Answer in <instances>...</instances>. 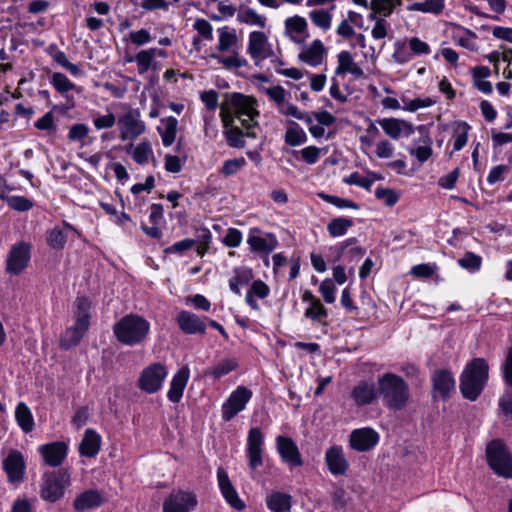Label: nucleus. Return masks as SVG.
<instances>
[{
	"mask_svg": "<svg viewBox=\"0 0 512 512\" xmlns=\"http://www.w3.org/2000/svg\"><path fill=\"white\" fill-rule=\"evenodd\" d=\"M225 101L220 104V116L224 128H239L235 124L239 121L243 128L258 126L259 112L256 109L257 100L239 92L224 94Z\"/></svg>",
	"mask_w": 512,
	"mask_h": 512,
	"instance_id": "f257e3e1",
	"label": "nucleus"
},
{
	"mask_svg": "<svg viewBox=\"0 0 512 512\" xmlns=\"http://www.w3.org/2000/svg\"><path fill=\"white\" fill-rule=\"evenodd\" d=\"M378 395L383 405L394 411L404 409L410 399V389L399 375L387 372L378 377Z\"/></svg>",
	"mask_w": 512,
	"mask_h": 512,
	"instance_id": "f03ea898",
	"label": "nucleus"
},
{
	"mask_svg": "<svg viewBox=\"0 0 512 512\" xmlns=\"http://www.w3.org/2000/svg\"><path fill=\"white\" fill-rule=\"evenodd\" d=\"M489 378V365L484 358H474L460 376V392L465 399L475 401L482 393Z\"/></svg>",
	"mask_w": 512,
	"mask_h": 512,
	"instance_id": "7ed1b4c3",
	"label": "nucleus"
},
{
	"mask_svg": "<svg viewBox=\"0 0 512 512\" xmlns=\"http://www.w3.org/2000/svg\"><path fill=\"white\" fill-rule=\"evenodd\" d=\"M150 323L142 316L130 313L113 325V333L117 341L133 347L143 344L148 338Z\"/></svg>",
	"mask_w": 512,
	"mask_h": 512,
	"instance_id": "20e7f679",
	"label": "nucleus"
},
{
	"mask_svg": "<svg viewBox=\"0 0 512 512\" xmlns=\"http://www.w3.org/2000/svg\"><path fill=\"white\" fill-rule=\"evenodd\" d=\"M75 306V323L60 337V347L65 350L77 346L90 327V300L85 296H77Z\"/></svg>",
	"mask_w": 512,
	"mask_h": 512,
	"instance_id": "39448f33",
	"label": "nucleus"
},
{
	"mask_svg": "<svg viewBox=\"0 0 512 512\" xmlns=\"http://www.w3.org/2000/svg\"><path fill=\"white\" fill-rule=\"evenodd\" d=\"M40 496L44 501L55 503L64 496L70 484V474L66 469L45 472L42 478Z\"/></svg>",
	"mask_w": 512,
	"mask_h": 512,
	"instance_id": "423d86ee",
	"label": "nucleus"
},
{
	"mask_svg": "<svg viewBox=\"0 0 512 512\" xmlns=\"http://www.w3.org/2000/svg\"><path fill=\"white\" fill-rule=\"evenodd\" d=\"M486 457L489 466L498 476L512 478V455L501 440L488 443Z\"/></svg>",
	"mask_w": 512,
	"mask_h": 512,
	"instance_id": "0eeeda50",
	"label": "nucleus"
},
{
	"mask_svg": "<svg viewBox=\"0 0 512 512\" xmlns=\"http://www.w3.org/2000/svg\"><path fill=\"white\" fill-rule=\"evenodd\" d=\"M167 375L168 370L164 364L160 362L152 363L140 373L138 387L148 394L156 393L161 389Z\"/></svg>",
	"mask_w": 512,
	"mask_h": 512,
	"instance_id": "6e6552de",
	"label": "nucleus"
},
{
	"mask_svg": "<svg viewBox=\"0 0 512 512\" xmlns=\"http://www.w3.org/2000/svg\"><path fill=\"white\" fill-rule=\"evenodd\" d=\"M198 504L197 495L188 490L174 489L165 498L163 512H192Z\"/></svg>",
	"mask_w": 512,
	"mask_h": 512,
	"instance_id": "1a4fd4ad",
	"label": "nucleus"
},
{
	"mask_svg": "<svg viewBox=\"0 0 512 512\" xmlns=\"http://www.w3.org/2000/svg\"><path fill=\"white\" fill-rule=\"evenodd\" d=\"M252 397V391L245 386H238L222 405V419L231 421L243 411Z\"/></svg>",
	"mask_w": 512,
	"mask_h": 512,
	"instance_id": "9d476101",
	"label": "nucleus"
},
{
	"mask_svg": "<svg viewBox=\"0 0 512 512\" xmlns=\"http://www.w3.org/2000/svg\"><path fill=\"white\" fill-rule=\"evenodd\" d=\"M2 466L9 483L18 484L24 480L26 463L23 454L19 450H9L2 461Z\"/></svg>",
	"mask_w": 512,
	"mask_h": 512,
	"instance_id": "9b49d317",
	"label": "nucleus"
},
{
	"mask_svg": "<svg viewBox=\"0 0 512 512\" xmlns=\"http://www.w3.org/2000/svg\"><path fill=\"white\" fill-rule=\"evenodd\" d=\"M31 245L20 242L12 246L6 260V271L13 275H19L30 261Z\"/></svg>",
	"mask_w": 512,
	"mask_h": 512,
	"instance_id": "f8f14e48",
	"label": "nucleus"
},
{
	"mask_svg": "<svg viewBox=\"0 0 512 512\" xmlns=\"http://www.w3.org/2000/svg\"><path fill=\"white\" fill-rule=\"evenodd\" d=\"M264 434L259 427H252L247 436V457L250 469L256 470L262 466Z\"/></svg>",
	"mask_w": 512,
	"mask_h": 512,
	"instance_id": "ddd939ff",
	"label": "nucleus"
},
{
	"mask_svg": "<svg viewBox=\"0 0 512 512\" xmlns=\"http://www.w3.org/2000/svg\"><path fill=\"white\" fill-rule=\"evenodd\" d=\"M280 111L287 116H292L299 120L304 121L307 125H312L316 120L319 125L322 126H330L334 123L335 117L327 111L320 112H301L299 109L289 103H285L282 107H280Z\"/></svg>",
	"mask_w": 512,
	"mask_h": 512,
	"instance_id": "4468645a",
	"label": "nucleus"
},
{
	"mask_svg": "<svg viewBox=\"0 0 512 512\" xmlns=\"http://www.w3.org/2000/svg\"><path fill=\"white\" fill-rule=\"evenodd\" d=\"M433 398L437 397L447 400L455 392L456 383L451 371L447 369L436 370L432 377Z\"/></svg>",
	"mask_w": 512,
	"mask_h": 512,
	"instance_id": "2eb2a0df",
	"label": "nucleus"
},
{
	"mask_svg": "<svg viewBox=\"0 0 512 512\" xmlns=\"http://www.w3.org/2000/svg\"><path fill=\"white\" fill-rule=\"evenodd\" d=\"M302 301L308 303V307L304 312V316L314 323H318L323 327L329 325L328 310L321 303L320 299L315 297L311 291L305 290L302 294Z\"/></svg>",
	"mask_w": 512,
	"mask_h": 512,
	"instance_id": "dca6fc26",
	"label": "nucleus"
},
{
	"mask_svg": "<svg viewBox=\"0 0 512 512\" xmlns=\"http://www.w3.org/2000/svg\"><path fill=\"white\" fill-rule=\"evenodd\" d=\"M38 452L41 454L45 465L58 467L67 457L68 446L63 441H55L40 445Z\"/></svg>",
	"mask_w": 512,
	"mask_h": 512,
	"instance_id": "f3484780",
	"label": "nucleus"
},
{
	"mask_svg": "<svg viewBox=\"0 0 512 512\" xmlns=\"http://www.w3.org/2000/svg\"><path fill=\"white\" fill-rule=\"evenodd\" d=\"M207 317L198 316L190 311L182 310L177 314L176 322L181 331L188 335L204 334Z\"/></svg>",
	"mask_w": 512,
	"mask_h": 512,
	"instance_id": "a211bd4d",
	"label": "nucleus"
},
{
	"mask_svg": "<svg viewBox=\"0 0 512 512\" xmlns=\"http://www.w3.org/2000/svg\"><path fill=\"white\" fill-rule=\"evenodd\" d=\"M378 441V433L370 427L353 430L349 438L350 447L359 452L369 451Z\"/></svg>",
	"mask_w": 512,
	"mask_h": 512,
	"instance_id": "6ab92c4d",
	"label": "nucleus"
},
{
	"mask_svg": "<svg viewBox=\"0 0 512 512\" xmlns=\"http://www.w3.org/2000/svg\"><path fill=\"white\" fill-rule=\"evenodd\" d=\"M217 480L220 491L226 502L237 511L245 509V503L240 499L236 489L232 485L227 472L222 468L217 470Z\"/></svg>",
	"mask_w": 512,
	"mask_h": 512,
	"instance_id": "aec40b11",
	"label": "nucleus"
},
{
	"mask_svg": "<svg viewBox=\"0 0 512 512\" xmlns=\"http://www.w3.org/2000/svg\"><path fill=\"white\" fill-rule=\"evenodd\" d=\"M276 444L282 460L291 468L303 465L299 449L291 438L280 435L276 438Z\"/></svg>",
	"mask_w": 512,
	"mask_h": 512,
	"instance_id": "412c9836",
	"label": "nucleus"
},
{
	"mask_svg": "<svg viewBox=\"0 0 512 512\" xmlns=\"http://www.w3.org/2000/svg\"><path fill=\"white\" fill-rule=\"evenodd\" d=\"M259 229H252L247 239V243L252 252L268 255L278 246L277 238L267 233L264 236L259 235Z\"/></svg>",
	"mask_w": 512,
	"mask_h": 512,
	"instance_id": "4be33fe9",
	"label": "nucleus"
},
{
	"mask_svg": "<svg viewBox=\"0 0 512 512\" xmlns=\"http://www.w3.org/2000/svg\"><path fill=\"white\" fill-rule=\"evenodd\" d=\"M325 462L328 470L333 475H344L349 467L342 447L332 446L325 453Z\"/></svg>",
	"mask_w": 512,
	"mask_h": 512,
	"instance_id": "5701e85b",
	"label": "nucleus"
},
{
	"mask_svg": "<svg viewBox=\"0 0 512 512\" xmlns=\"http://www.w3.org/2000/svg\"><path fill=\"white\" fill-rule=\"evenodd\" d=\"M378 395V387L365 380L360 381L351 391V398L357 406L372 404Z\"/></svg>",
	"mask_w": 512,
	"mask_h": 512,
	"instance_id": "b1692460",
	"label": "nucleus"
},
{
	"mask_svg": "<svg viewBox=\"0 0 512 512\" xmlns=\"http://www.w3.org/2000/svg\"><path fill=\"white\" fill-rule=\"evenodd\" d=\"M189 376L190 371L187 366L180 368L178 372L173 376L170 383V388L167 392V398L171 402L178 403L181 400L184 389L189 380Z\"/></svg>",
	"mask_w": 512,
	"mask_h": 512,
	"instance_id": "393cba45",
	"label": "nucleus"
},
{
	"mask_svg": "<svg viewBox=\"0 0 512 512\" xmlns=\"http://www.w3.org/2000/svg\"><path fill=\"white\" fill-rule=\"evenodd\" d=\"M101 448V437L94 429H87L79 444L78 450L81 456L93 458Z\"/></svg>",
	"mask_w": 512,
	"mask_h": 512,
	"instance_id": "a878e982",
	"label": "nucleus"
},
{
	"mask_svg": "<svg viewBox=\"0 0 512 512\" xmlns=\"http://www.w3.org/2000/svg\"><path fill=\"white\" fill-rule=\"evenodd\" d=\"M103 497L97 490L89 489L78 495L74 502L73 507L78 512H84L89 509H94L101 506Z\"/></svg>",
	"mask_w": 512,
	"mask_h": 512,
	"instance_id": "bb28decb",
	"label": "nucleus"
},
{
	"mask_svg": "<svg viewBox=\"0 0 512 512\" xmlns=\"http://www.w3.org/2000/svg\"><path fill=\"white\" fill-rule=\"evenodd\" d=\"M325 53V47L321 40H314L310 46L305 47L299 54L298 58L300 61L316 67L323 61Z\"/></svg>",
	"mask_w": 512,
	"mask_h": 512,
	"instance_id": "cd10ccee",
	"label": "nucleus"
},
{
	"mask_svg": "<svg viewBox=\"0 0 512 512\" xmlns=\"http://www.w3.org/2000/svg\"><path fill=\"white\" fill-rule=\"evenodd\" d=\"M284 25L285 34L289 36L291 41L296 44H302L304 42V39H300L296 36L307 32L308 24L304 17L298 15L289 17L285 20Z\"/></svg>",
	"mask_w": 512,
	"mask_h": 512,
	"instance_id": "c85d7f7f",
	"label": "nucleus"
},
{
	"mask_svg": "<svg viewBox=\"0 0 512 512\" xmlns=\"http://www.w3.org/2000/svg\"><path fill=\"white\" fill-rule=\"evenodd\" d=\"M407 150L420 163H424L432 156V140L428 135H423Z\"/></svg>",
	"mask_w": 512,
	"mask_h": 512,
	"instance_id": "c756f323",
	"label": "nucleus"
},
{
	"mask_svg": "<svg viewBox=\"0 0 512 512\" xmlns=\"http://www.w3.org/2000/svg\"><path fill=\"white\" fill-rule=\"evenodd\" d=\"M338 66L336 68V74L350 73L356 78L363 76V70L354 62L350 52L341 51L337 55Z\"/></svg>",
	"mask_w": 512,
	"mask_h": 512,
	"instance_id": "7c9ffc66",
	"label": "nucleus"
},
{
	"mask_svg": "<svg viewBox=\"0 0 512 512\" xmlns=\"http://www.w3.org/2000/svg\"><path fill=\"white\" fill-rule=\"evenodd\" d=\"M266 504L271 512H290L292 497L283 492H273L266 498Z\"/></svg>",
	"mask_w": 512,
	"mask_h": 512,
	"instance_id": "2f4dec72",
	"label": "nucleus"
},
{
	"mask_svg": "<svg viewBox=\"0 0 512 512\" xmlns=\"http://www.w3.org/2000/svg\"><path fill=\"white\" fill-rule=\"evenodd\" d=\"M268 43V38L264 32L253 31L249 34V42L247 52L251 58L258 64V55L263 52V48Z\"/></svg>",
	"mask_w": 512,
	"mask_h": 512,
	"instance_id": "473e14b6",
	"label": "nucleus"
},
{
	"mask_svg": "<svg viewBox=\"0 0 512 512\" xmlns=\"http://www.w3.org/2000/svg\"><path fill=\"white\" fill-rule=\"evenodd\" d=\"M15 419L23 432L29 433L34 429L33 415L24 402H19L16 406Z\"/></svg>",
	"mask_w": 512,
	"mask_h": 512,
	"instance_id": "72a5a7b5",
	"label": "nucleus"
},
{
	"mask_svg": "<svg viewBox=\"0 0 512 512\" xmlns=\"http://www.w3.org/2000/svg\"><path fill=\"white\" fill-rule=\"evenodd\" d=\"M234 275L229 280V287L230 290L240 295V285H247L253 278V272L252 269L247 267H237L233 270Z\"/></svg>",
	"mask_w": 512,
	"mask_h": 512,
	"instance_id": "f704fd0d",
	"label": "nucleus"
},
{
	"mask_svg": "<svg viewBox=\"0 0 512 512\" xmlns=\"http://www.w3.org/2000/svg\"><path fill=\"white\" fill-rule=\"evenodd\" d=\"M125 151L127 154L132 155V158L136 163L141 165L146 164L150 155H152V149L148 142H142L136 147L130 143L125 147Z\"/></svg>",
	"mask_w": 512,
	"mask_h": 512,
	"instance_id": "c9c22d12",
	"label": "nucleus"
},
{
	"mask_svg": "<svg viewBox=\"0 0 512 512\" xmlns=\"http://www.w3.org/2000/svg\"><path fill=\"white\" fill-rule=\"evenodd\" d=\"M225 139L230 147L243 148L245 146V138H256L253 130H224Z\"/></svg>",
	"mask_w": 512,
	"mask_h": 512,
	"instance_id": "e433bc0d",
	"label": "nucleus"
},
{
	"mask_svg": "<svg viewBox=\"0 0 512 512\" xmlns=\"http://www.w3.org/2000/svg\"><path fill=\"white\" fill-rule=\"evenodd\" d=\"M354 225L350 218L337 217L332 219L327 225V231L331 237H340L347 233V231Z\"/></svg>",
	"mask_w": 512,
	"mask_h": 512,
	"instance_id": "4c0bfd02",
	"label": "nucleus"
},
{
	"mask_svg": "<svg viewBox=\"0 0 512 512\" xmlns=\"http://www.w3.org/2000/svg\"><path fill=\"white\" fill-rule=\"evenodd\" d=\"M238 365L239 363L236 358L223 359L211 367L207 374L213 376L215 379H220L235 370Z\"/></svg>",
	"mask_w": 512,
	"mask_h": 512,
	"instance_id": "58836bf2",
	"label": "nucleus"
},
{
	"mask_svg": "<svg viewBox=\"0 0 512 512\" xmlns=\"http://www.w3.org/2000/svg\"><path fill=\"white\" fill-rule=\"evenodd\" d=\"M50 83L60 94H65L71 90H74L78 93L80 92V88L71 82L65 74L60 72H55L52 74Z\"/></svg>",
	"mask_w": 512,
	"mask_h": 512,
	"instance_id": "ea45409f",
	"label": "nucleus"
},
{
	"mask_svg": "<svg viewBox=\"0 0 512 512\" xmlns=\"http://www.w3.org/2000/svg\"><path fill=\"white\" fill-rule=\"evenodd\" d=\"M444 9V0H425L415 2L407 7L409 11H420L423 13L440 14Z\"/></svg>",
	"mask_w": 512,
	"mask_h": 512,
	"instance_id": "a19ab883",
	"label": "nucleus"
},
{
	"mask_svg": "<svg viewBox=\"0 0 512 512\" xmlns=\"http://www.w3.org/2000/svg\"><path fill=\"white\" fill-rule=\"evenodd\" d=\"M237 20L247 25H255L260 28H264L266 25L265 17L257 14L252 8L240 9L237 14Z\"/></svg>",
	"mask_w": 512,
	"mask_h": 512,
	"instance_id": "79ce46f5",
	"label": "nucleus"
},
{
	"mask_svg": "<svg viewBox=\"0 0 512 512\" xmlns=\"http://www.w3.org/2000/svg\"><path fill=\"white\" fill-rule=\"evenodd\" d=\"M219 32V43L216 49L219 52L228 51L237 42V36L234 30H229L228 27H222L218 29Z\"/></svg>",
	"mask_w": 512,
	"mask_h": 512,
	"instance_id": "37998d69",
	"label": "nucleus"
},
{
	"mask_svg": "<svg viewBox=\"0 0 512 512\" xmlns=\"http://www.w3.org/2000/svg\"><path fill=\"white\" fill-rule=\"evenodd\" d=\"M155 59V48H150L147 50H141L135 56V61L137 63V69L139 74H145Z\"/></svg>",
	"mask_w": 512,
	"mask_h": 512,
	"instance_id": "c03bdc74",
	"label": "nucleus"
},
{
	"mask_svg": "<svg viewBox=\"0 0 512 512\" xmlns=\"http://www.w3.org/2000/svg\"><path fill=\"white\" fill-rule=\"evenodd\" d=\"M401 5V0H371L370 7L383 17H389L394 8Z\"/></svg>",
	"mask_w": 512,
	"mask_h": 512,
	"instance_id": "a18cd8bd",
	"label": "nucleus"
},
{
	"mask_svg": "<svg viewBox=\"0 0 512 512\" xmlns=\"http://www.w3.org/2000/svg\"><path fill=\"white\" fill-rule=\"evenodd\" d=\"M309 18L311 19L312 23L323 29L328 30L331 27L332 22V15L330 12L325 10H313L309 12Z\"/></svg>",
	"mask_w": 512,
	"mask_h": 512,
	"instance_id": "49530a36",
	"label": "nucleus"
},
{
	"mask_svg": "<svg viewBox=\"0 0 512 512\" xmlns=\"http://www.w3.org/2000/svg\"><path fill=\"white\" fill-rule=\"evenodd\" d=\"M461 268L475 272L481 268L482 258L473 252H466L464 256L458 259Z\"/></svg>",
	"mask_w": 512,
	"mask_h": 512,
	"instance_id": "de8ad7c7",
	"label": "nucleus"
},
{
	"mask_svg": "<svg viewBox=\"0 0 512 512\" xmlns=\"http://www.w3.org/2000/svg\"><path fill=\"white\" fill-rule=\"evenodd\" d=\"M246 160L243 157L225 160L220 169V173L224 177H230L240 171L245 165Z\"/></svg>",
	"mask_w": 512,
	"mask_h": 512,
	"instance_id": "09e8293b",
	"label": "nucleus"
},
{
	"mask_svg": "<svg viewBox=\"0 0 512 512\" xmlns=\"http://www.w3.org/2000/svg\"><path fill=\"white\" fill-rule=\"evenodd\" d=\"M412 53L408 50L406 43L398 40L394 44L393 60L398 64H405L412 59Z\"/></svg>",
	"mask_w": 512,
	"mask_h": 512,
	"instance_id": "8fccbe9b",
	"label": "nucleus"
},
{
	"mask_svg": "<svg viewBox=\"0 0 512 512\" xmlns=\"http://www.w3.org/2000/svg\"><path fill=\"white\" fill-rule=\"evenodd\" d=\"M211 57L222 64L226 69L241 68L246 65V60L239 57L238 53H234L229 57H223L217 54H212Z\"/></svg>",
	"mask_w": 512,
	"mask_h": 512,
	"instance_id": "3c124183",
	"label": "nucleus"
},
{
	"mask_svg": "<svg viewBox=\"0 0 512 512\" xmlns=\"http://www.w3.org/2000/svg\"><path fill=\"white\" fill-rule=\"evenodd\" d=\"M318 196L327 203L336 206L337 208L359 209V205L356 202L349 199L340 198L338 196L329 195L326 193H319Z\"/></svg>",
	"mask_w": 512,
	"mask_h": 512,
	"instance_id": "603ef678",
	"label": "nucleus"
},
{
	"mask_svg": "<svg viewBox=\"0 0 512 512\" xmlns=\"http://www.w3.org/2000/svg\"><path fill=\"white\" fill-rule=\"evenodd\" d=\"M6 203L9 208L18 212L28 211L34 205L30 199L23 196H9L6 198Z\"/></svg>",
	"mask_w": 512,
	"mask_h": 512,
	"instance_id": "864d4df0",
	"label": "nucleus"
},
{
	"mask_svg": "<svg viewBox=\"0 0 512 512\" xmlns=\"http://www.w3.org/2000/svg\"><path fill=\"white\" fill-rule=\"evenodd\" d=\"M47 243L51 248L61 250L66 243V236L61 229L54 228L48 234Z\"/></svg>",
	"mask_w": 512,
	"mask_h": 512,
	"instance_id": "5fc2aeb1",
	"label": "nucleus"
},
{
	"mask_svg": "<svg viewBox=\"0 0 512 512\" xmlns=\"http://www.w3.org/2000/svg\"><path fill=\"white\" fill-rule=\"evenodd\" d=\"M319 292L326 303L332 304L335 302L336 287L332 279L327 278L323 280L320 284Z\"/></svg>",
	"mask_w": 512,
	"mask_h": 512,
	"instance_id": "6e6d98bb",
	"label": "nucleus"
},
{
	"mask_svg": "<svg viewBox=\"0 0 512 512\" xmlns=\"http://www.w3.org/2000/svg\"><path fill=\"white\" fill-rule=\"evenodd\" d=\"M348 185H356L362 187L366 190H370L374 179H370L368 177H364L360 175L358 172L351 173L348 177L343 180Z\"/></svg>",
	"mask_w": 512,
	"mask_h": 512,
	"instance_id": "4d7b16f0",
	"label": "nucleus"
},
{
	"mask_svg": "<svg viewBox=\"0 0 512 512\" xmlns=\"http://www.w3.org/2000/svg\"><path fill=\"white\" fill-rule=\"evenodd\" d=\"M375 196L377 199L382 200L387 206L395 205L399 199L394 190L382 187L375 190Z\"/></svg>",
	"mask_w": 512,
	"mask_h": 512,
	"instance_id": "13d9d810",
	"label": "nucleus"
},
{
	"mask_svg": "<svg viewBox=\"0 0 512 512\" xmlns=\"http://www.w3.org/2000/svg\"><path fill=\"white\" fill-rule=\"evenodd\" d=\"M437 270L436 264L423 263L411 268V274L417 278H430Z\"/></svg>",
	"mask_w": 512,
	"mask_h": 512,
	"instance_id": "bf43d9fd",
	"label": "nucleus"
},
{
	"mask_svg": "<svg viewBox=\"0 0 512 512\" xmlns=\"http://www.w3.org/2000/svg\"><path fill=\"white\" fill-rule=\"evenodd\" d=\"M138 114L134 111H128L118 118L120 128H143L138 124Z\"/></svg>",
	"mask_w": 512,
	"mask_h": 512,
	"instance_id": "052dcab7",
	"label": "nucleus"
},
{
	"mask_svg": "<svg viewBox=\"0 0 512 512\" xmlns=\"http://www.w3.org/2000/svg\"><path fill=\"white\" fill-rule=\"evenodd\" d=\"M409 49L413 55H427L430 53L429 45L419 39L418 37H412L409 40Z\"/></svg>",
	"mask_w": 512,
	"mask_h": 512,
	"instance_id": "680f3d73",
	"label": "nucleus"
},
{
	"mask_svg": "<svg viewBox=\"0 0 512 512\" xmlns=\"http://www.w3.org/2000/svg\"><path fill=\"white\" fill-rule=\"evenodd\" d=\"M193 28L206 40L211 41L213 39V28L212 25L205 19H197Z\"/></svg>",
	"mask_w": 512,
	"mask_h": 512,
	"instance_id": "e2e57ef3",
	"label": "nucleus"
},
{
	"mask_svg": "<svg viewBox=\"0 0 512 512\" xmlns=\"http://www.w3.org/2000/svg\"><path fill=\"white\" fill-rule=\"evenodd\" d=\"M242 242V233L236 228H229L223 238V243L230 248L238 247Z\"/></svg>",
	"mask_w": 512,
	"mask_h": 512,
	"instance_id": "0e129e2a",
	"label": "nucleus"
},
{
	"mask_svg": "<svg viewBox=\"0 0 512 512\" xmlns=\"http://www.w3.org/2000/svg\"><path fill=\"white\" fill-rule=\"evenodd\" d=\"M389 24L384 18H377L375 25L371 30V35L375 40L384 39L388 35Z\"/></svg>",
	"mask_w": 512,
	"mask_h": 512,
	"instance_id": "69168bd1",
	"label": "nucleus"
},
{
	"mask_svg": "<svg viewBox=\"0 0 512 512\" xmlns=\"http://www.w3.org/2000/svg\"><path fill=\"white\" fill-rule=\"evenodd\" d=\"M130 41L137 46H142L149 43L152 37L148 30L140 29L138 31H131L129 34Z\"/></svg>",
	"mask_w": 512,
	"mask_h": 512,
	"instance_id": "338daca9",
	"label": "nucleus"
},
{
	"mask_svg": "<svg viewBox=\"0 0 512 512\" xmlns=\"http://www.w3.org/2000/svg\"><path fill=\"white\" fill-rule=\"evenodd\" d=\"M502 372L505 383L512 388V346L510 347L502 365Z\"/></svg>",
	"mask_w": 512,
	"mask_h": 512,
	"instance_id": "774afa93",
	"label": "nucleus"
}]
</instances>
